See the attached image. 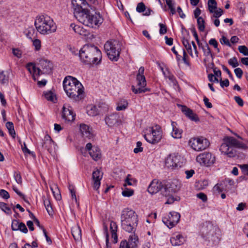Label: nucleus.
<instances>
[{
    "label": "nucleus",
    "mask_w": 248,
    "mask_h": 248,
    "mask_svg": "<svg viewBox=\"0 0 248 248\" xmlns=\"http://www.w3.org/2000/svg\"><path fill=\"white\" fill-rule=\"evenodd\" d=\"M10 73L8 71H3L1 73V83H8Z\"/></svg>",
    "instance_id": "nucleus-47"
},
{
    "label": "nucleus",
    "mask_w": 248,
    "mask_h": 248,
    "mask_svg": "<svg viewBox=\"0 0 248 248\" xmlns=\"http://www.w3.org/2000/svg\"><path fill=\"white\" fill-rule=\"evenodd\" d=\"M180 214L175 211L170 212L162 218L164 224L170 229L174 227L179 221Z\"/></svg>",
    "instance_id": "nucleus-14"
},
{
    "label": "nucleus",
    "mask_w": 248,
    "mask_h": 248,
    "mask_svg": "<svg viewBox=\"0 0 248 248\" xmlns=\"http://www.w3.org/2000/svg\"><path fill=\"white\" fill-rule=\"evenodd\" d=\"M223 142L220 145L219 150L222 154L232 157L235 155V147H239L240 143L235 138L226 137L223 140Z\"/></svg>",
    "instance_id": "nucleus-7"
},
{
    "label": "nucleus",
    "mask_w": 248,
    "mask_h": 248,
    "mask_svg": "<svg viewBox=\"0 0 248 248\" xmlns=\"http://www.w3.org/2000/svg\"><path fill=\"white\" fill-rule=\"evenodd\" d=\"M1 209L7 215H11L12 214L10 208L7 207L5 203L1 202Z\"/></svg>",
    "instance_id": "nucleus-51"
},
{
    "label": "nucleus",
    "mask_w": 248,
    "mask_h": 248,
    "mask_svg": "<svg viewBox=\"0 0 248 248\" xmlns=\"http://www.w3.org/2000/svg\"><path fill=\"white\" fill-rule=\"evenodd\" d=\"M170 241L173 246H180L184 243L186 241V238L181 234H174L170 237Z\"/></svg>",
    "instance_id": "nucleus-29"
},
{
    "label": "nucleus",
    "mask_w": 248,
    "mask_h": 248,
    "mask_svg": "<svg viewBox=\"0 0 248 248\" xmlns=\"http://www.w3.org/2000/svg\"><path fill=\"white\" fill-rule=\"evenodd\" d=\"M45 97L48 101L54 102L56 100V95L51 91H47L44 93Z\"/></svg>",
    "instance_id": "nucleus-41"
},
{
    "label": "nucleus",
    "mask_w": 248,
    "mask_h": 248,
    "mask_svg": "<svg viewBox=\"0 0 248 248\" xmlns=\"http://www.w3.org/2000/svg\"><path fill=\"white\" fill-rule=\"evenodd\" d=\"M144 138L149 143H158L162 138V131L160 126L155 125L147 128L144 132Z\"/></svg>",
    "instance_id": "nucleus-8"
},
{
    "label": "nucleus",
    "mask_w": 248,
    "mask_h": 248,
    "mask_svg": "<svg viewBox=\"0 0 248 248\" xmlns=\"http://www.w3.org/2000/svg\"><path fill=\"white\" fill-rule=\"evenodd\" d=\"M236 76L238 78H241L243 75V71L240 68H236L234 70Z\"/></svg>",
    "instance_id": "nucleus-63"
},
{
    "label": "nucleus",
    "mask_w": 248,
    "mask_h": 248,
    "mask_svg": "<svg viewBox=\"0 0 248 248\" xmlns=\"http://www.w3.org/2000/svg\"><path fill=\"white\" fill-rule=\"evenodd\" d=\"M44 204L45 206V208L49 215H52L53 214V209L52 206L51 205V203L49 199L46 198L44 200Z\"/></svg>",
    "instance_id": "nucleus-40"
},
{
    "label": "nucleus",
    "mask_w": 248,
    "mask_h": 248,
    "mask_svg": "<svg viewBox=\"0 0 248 248\" xmlns=\"http://www.w3.org/2000/svg\"><path fill=\"white\" fill-rule=\"evenodd\" d=\"M145 9V6L142 2H140L138 4L136 10L139 13L143 12Z\"/></svg>",
    "instance_id": "nucleus-58"
},
{
    "label": "nucleus",
    "mask_w": 248,
    "mask_h": 248,
    "mask_svg": "<svg viewBox=\"0 0 248 248\" xmlns=\"http://www.w3.org/2000/svg\"><path fill=\"white\" fill-rule=\"evenodd\" d=\"M197 197L201 199L203 202H206L207 200V196L203 193L200 192L197 194Z\"/></svg>",
    "instance_id": "nucleus-62"
},
{
    "label": "nucleus",
    "mask_w": 248,
    "mask_h": 248,
    "mask_svg": "<svg viewBox=\"0 0 248 248\" xmlns=\"http://www.w3.org/2000/svg\"><path fill=\"white\" fill-rule=\"evenodd\" d=\"M104 49L110 60L115 62L118 60L121 49L118 41H107L104 45Z\"/></svg>",
    "instance_id": "nucleus-9"
},
{
    "label": "nucleus",
    "mask_w": 248,
    "mask_h": 248,
    "mask_svg": "<svg viewBox=\"0 0 248 248\" xmlns=\"http://www.w3.org/2000/svg\"><path fill=\"white\" fill-rule=\"evenodd\" d=\"M121 221L123 229L128 232H134L138 224V216L133 210L124 209L122 212Z\"/></svg>",
    "instance_id": "nucleus-4"
},
{
    "label": "nucleus",
    "mask_w": 248,
    "mask_h": 248,
    "mask_svg": "<svg viewBox=\"0 0 248 248\" xmlns=\"http://www.w3.org/2000/svg\"><path fill=\"white\" fill-rule=\"evenodd\" d=\"M202 49L204 55L206 57H213L211 50L207 44H206L203 46H202Z\"/></svg>",
    "instance_id": "nucleus-46"
},
{
    "label": "nucleus",
    "mask_w": 248,
    "mask_h": 248,
    "mask_svg": "<svg viewBox=\"0 0 248 248\" xmlns=\"http://www.w3.org/2000/svg\"><path fill=\"white\" fill-rule=\"evenodd\" d=\"M228 63L233 68L236 67L239 65L237 59L235 57L229 59L228 61Z\"/></svg>",
    "instance_id": "nucleus-49"
},
{
    "label": "nucleus",
    "mask_w": 248,
    "mask_h": 248,
    "mask_svg": "<svg viewBox=\"0 0 248 248\" xmlns=\"http://www.w3.org/2000/svg\"><path fill=\"white\" fill-rule=\"evenodd\" d=\"M104 233L105 234L106 236V246L105 248H111V246L109 245V243H108V228L106 225L104 226Z\"/></svg>",
    "instance_id": "nucleus-56"
},
{
    "label": "nucleus",
    "mask_w": 248,
    "mask_h": 248,
    "mask_svg": "<svg viewBox=\"0 0 248 248\" xmlns=\"http://www.w3.org/2000/svg\"><path fill=\"white\" fill-rule=\"evenodd\" d=\"M174 122L171 124L173 127L171 136L174 139H180L182 137V131L174 126Z\"/></svg>",
    "instance_id": "nucleus-36"
},
{
    "label": "nucleus",
    "mask_w": 248,
    "mask_h": 248,
    "mask_svg": "<svg viewBox=\"0 0 248 248\" xmlns=\"http://www.w3.org/2000/svg\"><path fill=\"white\" fill-rule=\"evenodd\" d=\"M79 56L82 62L91 65L99 63L102 59V53L99 48L93 45H85L79 52Z\"/></svg>",
    "instance_id": "nucleus-3"
},
{
    "label": "nucleus",
    "mask_w": 248,
    "mask_h": 248,
    "mask_svg": "<svg viewBox=\"0 0 248 248\" xmlns=\"http://www.w3.org/2000/svg\"><path fill=\"white\" fill-rule=\"evenodd\" d=\"M87 113L89 116H95L99 113V111L96 106L90 105L87 107Z\"/></svg>",
    "instance_id": "nucleus-38"
},
{
    "label": "nucleus",
    "mask_w": 248,
    "mask_h": 248,
    "mask_svg": "<svg viewBox=\"0 0 248 248\" xmlns=\"http://www.w3.org/2000/svg\"><path fill=\"white\" fill-rule=\"evenodd\" d=\"M163 188V184L156 179H154L151 182L148 186L147 191L152 195L156 194L158 192H160V194H161V190Z\"/></svg>",
    "instance_id": "nucleus-23"
},
{
    "label": "nucleus",
    "mask_w": 248,
    "mask_h": 248,
    "mask_svg": "<svg viewBox=\"0 0 248 248\" xmlns=\"http://www.w3.org/2000/svg\"><path fill=\"white\" fill-rule=\"evenodd\" d=\"M197 25L199 30L200 31L203 32L205 30V21L202 17H198L197 19Z\"/></svg>",
    "instance_id": "nucleus-45"
},
{
    "label": "nucleus",
    "mask_w": 248,
    "mask_h": 248,
    "mask_svg": "<svg viewBox=\"0 0 248 248\" xmlns=\"http://www.w3.org/2000/svg\"><path fill=\"white\" fill-rule=\"evenodd\" d=\"M208 8L209 12L213 14V17L219 18L223 14V10L217 8V3L215 0H208Z\"/></svg>",
    "instance_id": "nucleus-22"
},
{
    "label": "nucleus",
    "mask_w": 248,
    "mask_h": 248,
    "mask_svg": "<svg viewBox=\"0 0 248 248\" xmlns=\"http://www.w3.org/2000/svg\"><path fill=\"white\" fill-rule=\"evenodd\" d=\"M55 145L51 137L47 134L44 136L42 140L39 147L41 148L43 150H46L50 154H53L55 150Z\"/></svg>",
    "instance_id": "nucleus-17"
},
{
    "label": "nucleus",
    "mask_w": 248,
    "mask_h": 248,
    "mask_svg": "<svg viewBox=\"0 0 248 248\" xmlns=\"http://www.w3.org/2000/svg\"><path fill=\"white\" fill-rule=\"evenodd\" d=\"M86 149L94 160L97 161L101 158V152L97 146H93L91 143H88L86 145Z\"/></svg>",
    "instance_id": "nucleus-20"
},
{
    "label": "nucleus",
    "mask_w": 248,
    "mask_h": 248,
    "mask_svg": "<svg viewBox=\"0 0 248 248\" xmlns=\"http://www.w3.org/2000/svg\"><path fill=\"white\" fill-rule=\"evenodd\" d=\"M62 119L66 122H72L75 119L76 114L72 108L68 104H64L62 107Z\"/></svg>",
    "instance_id": "nucleus-18"
},
{
    "label": "nucleus",
    "mask_w": 248,
    "mask_h": 248,
    "mask_svg": "<svg viewBox=\"0 0 248 248\" xmlns=\"http://www.w3.org/2000/svg\"><path fill=\"white\" fill-rule=\"evenodd\" d=\"M26 67L34 80H36L40 75L42 74L41 70L39 68L36 67L35 64L33 62L28 63Z\"/></svg>",
    "instance_id": "nucleus-24"
},
{
    "label": "nucleus",
    "mask_w": 248,
    "mask_h": 248,
    "mask_svg": "<svg viewBox=\"0 0 248 248\" xmlns=\"http://www.w3.org/2000/svg\"><path fill=\"white\" fill-rule=\"evenodd\" d=\"M70 28L72 29L73 31L76 33L80 35H84L85 33V30L83 28L78 25H76L75 23H71L70 24Z\"/></svg>",
    "instance_id": "nucleus-37"
},
{
    "label": "nucleus",
    "mask_w": 248,
    "mask_h": 248,
    "mask_svg": "<svg viewBox=\"0 0 248 248\" xmlns=\"http://www.w3.org/2000/svg\"><path fill=\"white\" fill-rule=\"evenodd\" d=\"M209 44L213 46V47L216 49L218 53L220 52V49L218 47V43L215 38L211 39L209 41Z\"/></svg>",
    "instance_id": "nucleus-50"
},
{
    "label": "nucleus",
    "mask_w": 248,
    "mask_h": 248,
    "mask_svg": "<svg viewBox=\"0 0 248 248\" xmlns=\"http://www.w3.org/2000/svg\"><path fill=\"white\" fill-rule=\"evenodd\" d=\"M119 116L117 113H112L105 118L106 124L110 127L114 126L119 123Z\"/></svg>",
    "instance_id": "nucleus-28"
},
{
    "label": "nucleus",
    "mask_w": 248,
    "mask_h": 248,
    "mask_svg": "<svg viewBox=\"0 0 248 248\" xmlns=\"http://www.w3.org/2000/svg\"><path fill=\"white\" fill-rule=\"evenodd\" d=\"M238 50L245 56H248V48L245 46H238Z\"/></svg>",
    "instance_id": "nucleus-55"
},
{
    "label": "nucleus",
    "mask_w": 248,
    "mask_h": 248,
    "mask_svg": "<svg viewBox=\"0 0 248 248\" xmlns=\"http://www.w3.org/2000/svg\"><path fill=\"white\" fill-rule=\"evenodd\" d=\"M144 72V68L141 66L139 68L138 73L137 75L136 79L138 82V85L140 87L138 89H136L134 86H132V90L136 94L144 93L147 90V89H142V88L145 87L146 85L145 78L143 75Z\"/></svg>",
    "instance_id": "nucleus-13"
},
{
    "label": "nucleus",
    "mask_w": 248,
    "mask_h": 248,
    "mask_svg": "<svg viewBox=\"0 0 248 248\" xmlns=\"http://www.w3.org/2000/svg\"><path fill=\"white\" fill-rule=\"evenodd\" d=\"M166 2L170 10V15H173L175 14V3L173 0H166Z\"/></svg>",
    "instance_id": "nucleus-43"
},
{
    "label": "nucleus",
    "mask_w": 248,
    "mask_h": 248,
    "mask_svg": "<svg viewBox=\"0 0 248 248\" xmlns=\"http://www.w3.org/2000/svg\"><path fill=\"white\" fill-rule=\"evenodd\" d=\"M208 78L210 82H214L217 83L219 82L218 78L212 74H210L208 75Z\"/></svg>",
    "instance_id": "nucleus-64"
},
{
    "label": "nucleus",
    "mask_w": 248,
    "mask_h": 248,
    "mask_svg": "<svg viewBox=\"0 0 248 248\" xmlns=\"http://www.w3.org/2000/svg\"><path fill=\"white\" fill-rule=\"evenodd\" d=\"M188 143L193 150L198 152L206 149L210 145L209 141L203 137L191 138Z\"/></svg>",
    "instance_id": "nucleus-11"
},
{
    "label": "nucleus",
    "mask_w": 248,
    "mask_h": 248,
    "mask_svg": "<svg viewBox=\"0 0 248 248\" xmlns=\"http://www.w3.org/2000/svg\"><path fill=\"white\" fill-rule=\"evenodd\" d=\"M122 194L124 197H129L134 194V190L131 189L125 188L122 191Z\"/></svg>",
    "instance_id": "nucleus-48"
},
{
    "label": "nucleus",
    "mask_w": 248,
    "mask_h": 248,
    "mask_svg": "<svg viewBox=\"0 0 248 248\" xmlns=\"http://www.w3.org/2000/svg\"><path fill=\"white\" fill-rule=\"evenodd\" d=\"M182 111L186 117L194 121H198L199 118L197 114L194 113L192 109L188 108L185 106H181Z\"/></svg>",
    "instance_id": "nucleus-30"
},
{
    "label": "nucleus",
    "mask_w": 248,
    "mask_h": 248,
    "mask_svg": "<svg viewBox=\"0 0 248 248\" xmlns=\"http://www.w3.org/2000/svg\"><path fill=\"white\" fill-rule=\"evenodd\" d=\"M39 64L42 68V74H49L51 72L53 68L52 62L46 59H41L39 61Z\"/></svg>",
    "instance_id": "nucleus-26"
},
{
    "label": "nucleus",
    "mask_w": 248,
    "mask_h": 248,
    "mask_svg": "<svg viewBox=\"0 0 248 248\" xmlns=\"http://www.w3.org/2000/svg\"><path fill=\"white\" fill-rule=\"evenodd\" d=\"M50 189L53 193L54 197L57 200H60L61 199V195L60 191L58 187V186L55 184L50 186Z\"/></svg>",
    "instance_id": "nucleus-35"
},
{
    "label": "nucleus",
    "mask_w": 248,
    "mask_h": 248,
    "mask_svg": "<svg viewBox=\"0 0 248 248\" xmlns=\"http://www.w3.org/2000/svg\"><path fill=\"white\" fill-rule=\"evenodd\" d=\"M110 230L111 233V237L114 239V242L116 243L118 241L117 235V225L114 221H111L110 223Z\"/></svg>",
    "instance_id": "nucleus-33"
},
{
    "label": "nucleus",
    "mask_w": 248,
    "mask_h": 248,
    "mask_svg": "<svg viewBox=\"0 0 248 248\" xmlns=\"http://www.w3.org/2000/svg\"><path fill=\"white\" fill-rule=\"evenodd\" d=\"M14 176L15 180L17 184H22V177L19 171H15Z\"/></svg>",
    "instance_id": "nucleus-52"
},
{
    "label": "nucleus",
    "mask_w": 248,
    "mask_h": 248,
    "mask_svg": "<svg viewBox=\"0 0 248 248\" xmlns=\"http://www.w3.org/2000/svg\"><path fill=\"white\" fill-rule=\"evenodd\" d=\"M137 181L132 178L130 174H128L125 180L124 184V186H133L136 184Z\"/></svg>",
    "instance_id": "nucleus-39"
},
{
    "label": "nucleus",
    "mask_w": 248,
    "mask_h": 248,
    "mask_svg": "<svg viewBox=\"0 0 248 248\" xmlns=\"http://www.w3.org/2000/svg\"><path fill=\"white\" fill-rule=\"evenodd\" d=\"M196 161L202 166H210L215 162V156L211 153L204 152L198 155Z\"/></svg>",
    "instance_id": "nucleus-15"
},
{
    "label": "nucleus",
    "mask_w": 248,
    "mask_h": 248,
    "mask_svg": "<svg viewBox=\"0 0 248 248\" xmlns=\"http://www.w3.org/2000/svg\"><path fill=\"white\" fill-rule=\"evenodd\" d=\"M128 104V103L126 100L121 99L117 103L116 109L117 111L124 110L127 108Z\"/></svg>",
    "instance_id": "nucleus-34"
},
{
    "label": "nucleus",
    "mask_w": 248,
    "mask_h": 248,
    "mask_svg": "<svg viewBox=\"0 0 248 248\" xmlns=\"http://www.w3.org/2000/svg\"><path fill=\"white\" fill-rule=\"evenodd\" d=\"M12 53L17 58H20L22 57V52L19 48H14L12 49Z\"/></svg>",
    "instance_id": "nucleus-53"
},
{
    "label": "nucleus",
    "mask_w": 248,
    "mask_h": 248,
    "mask_svg": "<svg viewBox=\"0 0 248 248\" xmlns=\"http://www.w3.org/2000/svg\"><path fill=\"white\" fill-rule=\"evenodd\" d=\"M239 167L241 169L243 173L248 176V164L239 165Z\"/></svg>",
    "instance_id": "nucleus-59"
},
{
    "label": "nucleus",
    "mask_w": 248,
    "mask_h": 248,
    "mask_svg": "<svg viewBox=\"0 0 248 248\" xmlns=\"http://www.w3.org/2000/svg\"><path fill=\"white\" fill-rule=\"evenodd\" d=\"M182 41L187 53L192 58L194 57L197 58L199 53L195 43L193 41L190 43L188 40L185 38H183Z\"/></svg>",
    "instance_id": "nucleus-19"
},
{
    "label": "nucleus",
    "mask_w": 248,
    "mask_h": 248,
    "mask_svg": "<svg viewBox=\"0 0 248 248\" xmlns=\"http://www.w3.org/2000/svg\"><path fill=\"white\" fill-rule=\"evenodd\" d=\"M72 234L76 241L79 240L81 238V231L79 226L75 225L71 229Z\"/></svg>",
    "instance_id": "nucleus-31"
},
{
    "label": "nucleus",
    "mask_w": 248,
    "mask_h": 248,
    "mask_svg": "<svg viewBox=\"0 0 248 248\" xmlns=\"http://www.w3.org/2000/svg\"><path fill=\"white\" fill-rule=\"evenodd\" d=\"M79 130L81 135L85 138L91 139L93 136L92 128L86 124H80Z\"/></svg>",
    "instance_id": "nucleus-27"
},
{
    "label": "nucleus",
    "mask_w": 248,
    "mask_h": 248,
    "mask_svg": "<svg viewBox=\"0 0 248 248\" xmlns=\"http://www.w3.org/2000/svg\"><path fill=\"white\" fill-rule=\"evenodd\" d=\"M180 156L177 153H172L165 159V167L169 170H174L181 167Z\"/></svg>",
    "instance_id": "nucleus-12"
},
{
    "label": "nucleus",
    "mask_w": 248,
    "mask_h": 248,
    "mask_svg": "<svg viewBox=\"0 0 248 248\" xmlns=\"http://www.w3.org/2000/svg\"><path fill=\"white\" fill-rule=\"evenodd\" d=\"M138 242V237L135 234H131L128 241L124 240L120 242L119 248H133L137 246Z\"/></svg>",
    "instance_id": "nucleus-21"
},
{
    "label": "nucleus",
    "mask_w": 248,
    "mask_h": 248,
    "mask_svg": "<svg viewBox=\"0 0 248 248\" xmlns=\"http://www.w3.org/2000/svg\"><path fill=\"white\" fill-rule=\"evenodd\" d=\"M63 89L67 95L75 101L82 99L84 95V87L75 78L66 77L63 81Z\"/></svg>",
    "instance_id": "nucleus-1"
},
{
    "label": "nucleus",
    "mask_w": 248,
    "mask_h": 248,
    "mask_svg": "<svg viewBox=\"0 0 248 248\" xmlns=\"http://www.w3.org/2000/svg\"><path fill=\"white\" fill-rule=\"evenodd\" d=\"M20 223L16 220H14L11 225L12 230L13 231H18Z\"/></svg>",
    "instance_id": "nucleus-57"
},
{
    "label": "nucleus",
    "mask_w": 248,
    "mask_h": 248,
    "mask_svg": "<svg viewBox=\"0 0 248 248\" xmlns=\"http://www.w3.org/2000/svg\"><path fill=\"white\" fill-rule=\"evenodd\" d=\"M181 187L180 182L173 179L163 184V188L161 190V195L167 198L165 204H172L175 201L173 194L178 192Z\"/></svg>",
    "instance_id": "nucleus-6"
},
{
    "label": "nucleus",
    "mask_w": 248,
    "mask_h": 248,
    "mask_svg": "<svg viewBox=\"0 0 248 248\" xmlns=\"http://www.w3.org/2000/svg\"><path fill=\"white\" fill-rule=\"evenodd\" d=\"M166 79L169 80V83L172 86H175L177 85V82L174 76L172 74L169 76Z\"/></svg>",
    "instance_id": "nucleus-54"
},
{
    "label": "nucleus",
    "mask_w": 248,
    "mask_h": 248,
    "mask_svg": "<svg viewBox=\"0 0 248 248\" xmlns=\"http://www.w3.org/2000/svg\"><path fill=\"white\" fill-rule=\"evenodd\" d=\"M34 26L37 32L42 35L55 33L57 26L53 19L47 15L37 16L34 20Z\"/></svg>",
    "instance_id": "nucleus-2"
},
{
    "label": "nucleus",
    "mask_w": 248,
    "mask_h": 248,
    "mask_svg": "<svg viewBox=\"0 0 248 248\" xmlns=\"http://www.w3.org/2000/svg\"><path fill=\"white\" fill-rule=\"evenodd\" d=\"M35 31V29L32 26H27L25 28L23 32L28 39L32 40Z\"/></svg>",
    "instance_id": "nucleus-32"
},
{
    "label": "nucleus",
    "mask_w": 248,
    "mask_h": 248,
    "mask_svg": "<svg viewBox=\"0 0 248 248\" xmlns=\"http://www.w3.org/2000/svg\"><path fill=\"white\" fill-rule=\"evenodd\" d=\"M32 42V46L34 49L36 51H38L41 49V41L39 39H35L31 40Z\"/></svg>",
    "instance_id": "nucleus-44"
},
{
    "label": "nucleus",
    "mask_w": 248,
    "mask_h": 248,
    "mask_svg": "<svg viewBox=\"0 0 248 248\" xmlns=\"http://www.w3.org/2000/svg\"><path fill=\"white\" fill-rule=\"evenodd\" d=\"M103 172L97 169L96 170L93 171L92 174V179L93 183V188L97 190L100 186V181L102 179Z\"/></svg>",
    "instance_id": "nucleus-25"
},
{
    "label": "nucleus",
    "mask_w": 248,
    "mask_h": 248,
    "mask_svg": "<svg viewBox=\"0 0 248 248\" xmlns=\"http://www.w3.org/2000/svg\"><path fill=\"white\" fill-rule=\"evenodd\" d=\"M72 4L74 10V15L75 17L81 15L84 11L86 10V6H89L90 4L86 0H72Z\"/></svg>",
    "instance_id": "nucleus-16"
},
{
    "label": "nucleus",
    "mask_w": 248,
    "mask_h": 248,
    "mask_svg": "<svg viewBox=\"0 0 248 248\" xmlns=\"http://www.w3.org/2000/svg\"><path fill=\"white\" fill-rule=\"evenodd\" d=\"M76 18L83 25L94 28L98 27L103 22V18L99 13H91L89 9Z\"/></svg>",
    "instance_id": "nucleus-5"
},
{
    "label": "nucleus",
    "mask_w": 248,
    "mask_h": 248,
    "mask_svg": "<svg viewBox=\"0 0 248 248\" xmlns=\"http://www.w3.org/2000/svg\"><path fill=\"white\" fill-rule=\"evenodd\" d=\"M220 42L222 44L231 47V44L229 40L224 36H223L220 40Z\"/></svg>",
    "instance_id": "nucleus-60"
},
{
    "label": "nucleus",
    "mask_w": 248,
    "mask_h": 248,
    "mask_svg": "<svg viewBox=\"0 0 248 248\" xmlns=\"http://www.w3.org/2000/svg\"><path fill=\"white\" fill-rule=\"evenodd\" d=\"M219 229L210 223L204 224L201 229L202 236L209 241H215L218 239Z\"/></svg>",
    "instance_id": "nucleus-10"
},
{
    "label": "nucleus",
    "mask_w": 248,
    "mask_h": 248,
    "mask_svg": "<svg viewBox=\"0 0 248 248\" xmlns=\"http://www.w3.org/2000/svg\"><path fill=\"white\" fill-rule=\"evenodd\" d=\"M142 143L140 141H138L137 142V147L134 149V152L135 153H138L143 151V148L141 147Z\"/></svg>",
    "instance_id": "nucleus-61"
},
{
    "label": "nucleus",
    "mask_w": 248,
    "mask_h": 248,
    "mask_svg": "<svg viewBox=\"0 0 248 248\" xmlns=\"http://www.w3.org/2000/svg\"><path fill=\"white\" fill-rule=\"evenodd\" d=\"M5 126L8 129L10 135L13 138L15 137L16 132L14 130V124L12 122H7L6 123Z\"/></svg>",
    "instance_id": "nucleus-42"
}]
</instances>
